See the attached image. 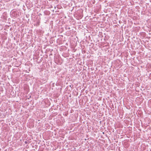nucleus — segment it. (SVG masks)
Listing matches in <instances>:
<instances>
[{
	"mask_svg": "<svg viewBox=\"0 0 151 151\" xmlns=\"http://www.w3.org/2000/svg\"><path fill=\"white\" fill-rule=\"evenodd\" d=\"M65 29H66L70 30V27H68L67 26V27H65Z\"/></svg>",
	"mask_w": 151,
	"mask_h": 151,
	"instance_id": "nucleus-1",
	"label": "nucleus"
},
{
	"mask_svg": "<svg viewBox=\"0 0 151 151\" xmlns=\"http://www.w3.org/2000/svg\"><path fill=\"white\" fill-rule=\"evenodd\" d=\"M55 8H56V7H55Z\"/></svg>",
	"mask_w": 151,
	"mask_h": 151,
	"instance_id": "nucleus-2",
	"label": "nucleus"
}]
</instances>
